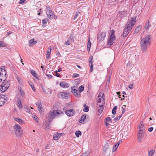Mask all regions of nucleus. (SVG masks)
Here are the masks:
<instances>
[{"mask_svg":"<svg viewBox=\"0 0 156 156\" xmlns=\"http://www.w3.org/2000/svg\"><path fill=\"white\" fill-rule=\"evenodd\" d=\"M106 36V33L102 32L99 34L97 37V39L98 41L100 42L104 40Z\"/></svg>","mask_w":156,"mask_h":156,"instance_id":"nucleus-11","label":"nucleus"},{"mask_svg":"<svg viewBox=\"0 0 156 156\" xmlns=\"http://www.w3.org/2000/svg\"><path fill=\"white\" fill-rule=\"evenodd\" d=\"M122 112L123 113L125 112L126 109V106L125 105H123L122 107Z\"/></svg>","mask_w":156,"mask_h":156,"instance_id":"nucleus-39","label":"nucleus"},{"mask_svg":"<svg viewBox=\"0 0 156 156\" xmlns=\"http://www.w3.org/2000/svg\"><path fill=\"white\" fill-rule=\"evenodd\" d=\"M80 156H88V155L86 153H84L82 154V155Z\"/></svg>","mask_w":156,"mask_h":156,"instance_id":"nucleus-56","label":"nucleus"},{"mask_svg":"<svg viewBox=\"0 0 156 156\" xmlns=\"http://www.w3.org/2000/svg\"><path fill=\"white\" fill-rule=\"evenodd\" d=\"M16 104L20 109H21L22 108L23 105L21 103V100L20 99L18 98L17 99Z\"/></svg>","mask_w":156,"mask_h":156,"instance_id":"nucleus-19","label":"nucleus"},{"mask_svg":"<svg viewBox=\"0 0 156 156\" xmlns=\"http://www.w3.org/2000/svg\"><path fill=\"white\" fill-rule=\"evenodd\" d=\"M79 76V74L77 73H74L73 76L72 77L73 78H75L78 77Z\"/></svg>","mask_w":156,"mask_h":156,"instance_id":"nucleus-45","label":"nucleus"},{"mask_svg":"<svg viewBox=\"0 0 156 156\" xmlns=\"http://www.w3.org/2000/svg\"><path fill=\"white\" fill-rule=\"evenodd\" d=\"M34 120L36 122H38V117L35 115H34L33 116Z\"/></svg>","mask_w":156,"mask_h":156,"instance_id":"nucleus-43","label":"nucleus"},{"mask_svg":"<svg viewBox=\"0 0 156 156\" xmlns=\"http://www.w3.org/2000/svg\"><path fill=\"white\" fill-rule=\"evenodd\" d=\"M122 140H120L118 142L116 143V144L117 145L119 146V144L121 143L122 142Z\"/></svg>","mask_w":156,"mask_h":156,"instance_id":"nucleus-53","label":"nucleus"},{"mask_svg":"<svg viewBox=\"0 0 156 156\" xmlns=\"http://www.w3.org/2000/svg\"><path fill=\"white\" fill-rule=\"evenodd\" d=\"M12 32L11 31H9L7 33V35H9V34H11Z\"/></svg>","mask_w":156,"mask_h":156,"instance_id":"nucleus-63","label":"nucleus"},{"mask_svg":"<svg viewBox=\"0 0 156 156\" xmlns=\"http://www.w3.org/2000/svg\"><path fill=\"white\" fill-rule=\"evenodd\" d=\"M90 71L91 72H93V65L92 66L91 65V66H90Z\"/></svg>","mask_w":156,"mask_h":156,"instance_id":"nucleus-54","label":"nucleus"},{"mask_svg":"<svg viewBox=\"0 0 156 156\" xmlns=\"http://www.w3.org/2000/svg\"><path fill=\"white\" fill-rule=\"evenodd\" d=\"M150 27H151V25L150 24L149 22L148 21H147L144 26V28L146 30H148Z\"/></svg>","mask_w":156,"mask_h":156,"instance_id":"nucleus-23","label":"nucleus"},{"mask_svg":"<svg viewBox=\"0 0 156 156\" xmlns=\"http://www.w3.org/2000/svg\"><path fill=\"white\" fill-rule=\"evenodd\" d=\"M148 131L150 132H151L153 130V128L152 127H150L148 129Z\"/></svg>","mask_w":156,"mask_h":156,"instance_id":"nucleus-52","label":"nucleus"},{"mask_svg":"<svg viewBox=\"0 0 156 156\" xmlns=\"http://www.w3.org/2000/svg\"><path fill=\"white\" fill-rule=\"evenodd\" d=\"M86 116L85 115H82L81 116L80 119L79 120V122L80 123H81L83 122L86 119Z\"/></svg>","mask_w":156,"mask_h":156,"instance_id":"nucleus-27","label":"nucleus"},{"mask_svg":"<svg viewBox=\"0 0 156 156\" xmlns=\"http://www.w3.org/2000/svg\"><path fill=\"white\" fill-rule=\"evenodd\" d=\"M84 87L83 86L81 85L79 87V93H81L84 90Z\"/></svg>","mask_w":156,"mask_h":156,"instance_id":"nucleus-33","label":"nucleus"},{"mask_svg":"<svg viewBox=\"0 0 156 156\" xmlns=\"http://www.w3.org/2000/svg\"><path fill=\"white\" fill-rule=\"evenodd\" d=\"M119 16L121 17L126 16L127 14V11H123L120 12L119 13Z\"/></svg>","mask_w":156,"mask_h":156,"instance_id":"nucleus-20","label":"nucleus"},{"mask_svg":"<svg viewBox=\"0 0 156 156\" xmlns=\"http://www.w3.org/2000/svg\"><path fill=\"white\" fill-rule=\"evenodd\" d=\"M75 135L77 137H79L80 135H81V132L80 131H76L75 132Z\"/></svg>","mask_w":156,"mask_h":156,"instance_id":"nucleus-35","label":"nucleus"},{"mask_svg":"<svg viewBox=\"0 0 156 156\" xmlns=\"http://www.w3.org/2000/svg\"><path fill=\"white\" fill-rule=\"evenodd\" d=\"M58 96L62 99H67L69 98V95L65 92H61L58 94Z\"/></svg>","mask_w":156,"mask_h":156,"instance_id":"nucleus-12","label":"nucleus"},{"mask_svg":"<svg viewBox=\"0 0 156 156\" xmlns=\"http://www.w3.org/2000/svg\"><path fill=\"white\" fill-rule=\"evenodd\" d=\"M14 120L20 124H22L23 122L22 120L18 118H14Z\"/></svg>","mask_w":156,"mask_h":156,"instance_id":"nucleus-28","label":"nucleus"},{"mask_svg":"<svg viewBox=\"0 0 156 156\" xmlns=\"http://www.w3.org/2000/svg\"><path fill=\"white\" fill-rule=\"evenodd\" d=\"M5 66H2L0 69V82L6 80V72L5 70Z\"/></svg>","mask_w":156,"mask_h":156,"instance_id":"nucleus-5","label":"nucleus"},{"mask_svg":"<svg viewBox=\"0 0 156 156\" xmlns=\"http://www.w3.org/2000/svg\"><path fill=\"white\" fill-rule=\"evenodd\" d=\"M19 90L21 93V94L22 95H23L24 94V92L22 90L21 88V87L19 88Z\"/></svg>","mask_w":156,"mask_h":156,"instance_id":"nucleus-48","label":"nucleus"},{"mask_svg":"<svg viewBox=\"0 0 156 156\" xmlns=\"http://www.w3.org/2000/svg\"><path fill=\"white\" fill-rule=\"evenodd\" d=\"M62 70V68H59L58 69V70L57 71H56L55 72H59L61 71Z\"/></svg>","mask_w":156,"mask_h":156,"instance_id":"nucleus-62","label":"nucleus"},{"mask_svg":"<svg viewBox=\"0 0 156 156\" xmlns=\"http://www.w3.org/2000/svg\"><path fill=\"white\" fill-rule=\"evenodd\" d=\"M151 36L148 35L140 41V46L143 52H145L147 49L148 45L150 44L151 41Z\"/></svg>","mask_w":156,"mask_h":156,"instance_id":"nucleus-2","label":"nucleus"},{"mask_svg":"<svg viewBox=\"0 0 156 156\" xmlns=\"http://www.w3.org/2000/svg\"><path fill=\"white\" fill-rule=\"evenodd\" d=\"M92 59H93V56H90L89 58V62L92 61Z\"/></svg>","mask_w":156,"mask_h":156,"instance_id":"nucleus-55","label":"nucleus"},{"mask_svg":"<svg viewBox=\"0 0 156 156\" xmlns=\"http://www.w3.org/2000/svg\"><path fill=\"white\" fill-rule=\"evenodd\" d=\"M118 146H119L117 145L116 144L114 145L112 148V152H113L117 150Z\"/></svg>","mask_w":156,"mask_h":156,"instance_id":"nucleus-29","label":"nucleus"},{"mask_svg":"<svg viewBox=\"0 0 156 156\" xmlns=\"http://www.w3.org/2000/svg\"><path fill=\"white\" fill-rule=\"evenodd\" d=\"M26 111L29 113H31V112L30 111V110L29 109V108L28 107H26Z\"/></svg>","mask_w":156,"mask_h":156,"instance_id":"nucleus-41","label":"nucleus"},{"mask_svg":"<svg viewBox=\"0 0 156 156\" xmlns=\"http://www.w3.org/2000/svg\"><path fill=\"white\" fill-rule=\"evenodd\" d=\"M47 20L44 19L42 20V24L43 25H44V26H45V25L47 23Z\"/></svg>","mask_w":156,"mask_h":156,"instance_id":"nucleus-40","label":"nucleus"},{"mask_svg":"<svg viewBox=\"0 0 156 156\" xmlns=\"http://www.w3.org/2000/svg\"><path fill=\"white\" fill-rule=\"evenodd\" d=\"M91 43L90 41V40H89L87 42V51L88 52H89L90 51V47H91Z\"/></svg>","mask_w":156,"mask_h":156,"instance_id":"nucleus-32","label":"nucleus"},{"mask_svg":"<svg viewBox=\"0 0 156 156\" xmlns=\"http://www.w3.org/2000/svg\"><path fill=\"white\" fill-rule=\"evenodd\" d=\"M142 26L141 25H139L135 29L134 32L137 34L141 30Z\"/></svg>","mask_w":156,"mask_h":156,"instance_id":"nucleus-26","label":"nucleus"},{"mask_svg":"<svg viewBox=\"0 0 156 156\" xmlns=\"http://www.w3.org/2000/svg\"><path fill=\"white\" fill-rule=\"evenodd\" d=\"M64 114L63 112L59 110H53L51 111L48 115V118L50 121L53 119L55 117L59 116Z\"/></svg>","mask_w":156,"mask_h":156,"instance_id":"nucleus-3","label":"nucleus"},{"mask_svg":"<svg viewBox=\"0 0 156 156\" xmlns=\"http://www.w3.org/2000/svg\"><path fill=\"white\" fill-rule=\"evenodd\" d=\"M30 72L31 73L34 77L36 76V74L34 71L33 70V69H31L30 70Z\"/></svg>","mask_w":156,"mask_h":156,"instance_id":"nucleus-38","label":"nucleus"},{"mask_svg":"<svg viewBox=\"0 0 156 156\" xmlns=\"http://www.w3.org/2000/svg\"><path fill=\"white\" fill-rule=\"evenodd\" d=\"M136 17H132L129 20L126 24V27L128 28V29H132L136 21Z\"/></svg>","mask_w":156,"mask_h":156,"instance_id":"nucleus-7","label":"nucleus"},{"mask_svg":"<svg viewBox=\"0 0 156 156\" xmlns=\"http://www.w3.org/2000/svg\"><path fill=\"white\" fill-rule=\"evenodd\" d=\"M55 76L57 77H60V75L57 73V72H55Z\"/></svg>","mask_w":156,"mask_h":156,"instance_id":"nucleus-57","label":"nucleus"},{"mask_svg":"<svg viewBox=\"0 0 156 156\" xmlns=\"http://www.w3.org/2000/svg\"><path fill=\"white\" fill-rule=\"evenodd\" d=\"M60 85L63 88L68 87V84H67L66 83L63 81H62L60 83Z\"/></svg>","mask_w":156,"mask_h":156,"instance_id":"nucleus-25","label":"nucleus"},{"mask_svg":"<svg viewBox=\"0 0 156 156\" xmlns=\"http://www.w3.org/2000/svg\"><path fill=\"white\" fill-rule=\"evenodd\" d=\"M112 122V120L110 117H108L105 119V123L107 127H109L110 124Z\"/></svg>","mask_w":156,"mask_h":156,"instance_id":"nucleus-15","label":"nucleus"},{"mask_svg":"<svg viewBox=\"0 0 156 156\" xmlns=\"http://www.w3.org/2000/svg\"><path fill=\"white\" fill-rule=\"evenodd\" d=\"M30 85L31 88H32L33 90L35 92L36 91V89L34 85L30 84Z\"/></svg>","mask_w":156,"mask_h":156,"instance_id":"nucleus-49","label":"nucleus"},{"mask_svg":"<svg viewBox=\"0 0 156 156\" xmlns=\"http://www.w3.org/2000/svg\"><path fill=\"white\" fill-rule=\"evenodd\" d=\"M64 44L66 45H70V43L69 41L67 40V41H66L65 42Z\"/></svg>","mask_w":156,"mask_h":156,"instance_id":"nucleus-44","label":"nucleus"},{"mask_svg":"<svg viewBox=\"0 0 156 156\" xmlns=\"http://www.w3.org/2000/svg\"><path fill=\"white\" fill-rule=\"evenodd\" d=\"M47 10L46 12L47 16L49 19H52V16L53 15V14L51 9L47 8Z\"/></svg>","mask_w":156,"mask_h":156,"instance_id":"nucleus-13","label":"nucleus"},{"mask_svg":"<svg viewBox=\"0 0 156 156\" xmlns=\"http://www.w3.org/2000/svg\"><path fill=\"white\" fill-rule=\"evenodd\" d=\"M83 106L85 107V108L83 109V111L85 112H87L89 111V108L88 106H86V104H84L83 105Z\"/></svg>","mask_w":156,"mask_h":156,"instance_id":"nucleus-31","label":"nucleus"},{"mask_svg":"<svg viewBox=\"0 0 156 156\" xmlns=\"http://www.w3.org/2000/svg\"><path fill=\"white\" fill-rule=\"evenodd\" d=\"M89 66H91V65L92 66L93 65V64H92V61H91V62H89Z\"/></svg>","mask_w":156,"mask_h":156,"instance_id":"nucleus-64","label":"nucleus"},{"mask_svg":"<svg viewBox=\"0 0 156 156\" xmlns=\"http://www.w3.org/2000/svg\"><path fill=\"white\" fill-rule=\"evenodd\" d=\"M104 93L101 92L98 94L97 98V107L98 108V112L100 113L102 112L104 108Z\"/></svg>","mask_w":156,"mask_h":156,"instance_id":"nucleus-1","label":"nucleus"},{"mask_svg":"<svg viewBox=\"0 0 156 156\" xmlns=\"http://www.w3.org/2000/svg\"><path fill=\"white\" fill-rule=\"evenodd\" d=\"M115 31L112 30L111 31V35L110 36V38L108 40V44L110 46L112 45L115 42V40L116 37L114 35Z\"/></svg>","mask_w":156,"mask_h":156,"instance_id":"nucleus-8","label":"nucleus"},{"mask_svg":"<svg viewBox=\"0 0 156 156\" xmlns=\"http://www.w3.org/2000/svg\"><path fill=\"white\" fill-rule=\"evenodd\" d=\"M47 54H46V58L47 59H50V55L51 53V48L48 47V50L46 51Z\"/></svg>","mask_w":156,"mask_h":156,"instance_id":"nucleus-18","label":"nucleus"},{"mask_svg":"<svg viewBox=\"0 0 156 156\" xmlns=\"http://www.w3.org/2000/svg\"><path fill=\"white\" fill-rule=\"evenodd\" d=\"M109 145L108 144H106L103 147V149L104 150L105 152L106 150H107V149L109 148Z\"/></svg>","mask_w":156,"mask_h":156,"instance_id":"nucleus-37","label":"nucleus"},{"mask_svg":"<svg viewBox=\"0 0 156 156\" xmlns=\"http://www.w3.org/2000/svg\"><path fill=\"white\" fill-rule=\"evenodd\" d=\"M138 130H145L144 126L143 123L140 122L138 126Z\"/></svg>","mask_w":156,"mask_h":156,"instance_id":"nucleus-22","label":"nucleus"},{"mask_svg":"<svg viewBox=\"0 0 156 156\" xmlns=\"http://www.w3.org/2000/svg\"><path fill=\"white\" fill-rule=\"evenodd\" d=\"M13 129L16 137L18 138H21L23 131L21 129V127L19 124H16L13 126Z\"/></svg>","mask_w":156,"mask_h":156,"instance_id":"nucleus-4","label":"nucleus"},{"mask_svg":"<svg viewBox=\"0 0 156 156\" xmlns=\"http://www.w3.org/2000/svg\"><path fill=\"white\" fill-rule=\"evenodd\" d=\"M7 97L5 95H0V106L3 105L7 101Z\"/></svg>","mask_w":156,"mask_h":156,"instance_id":"nucleus-10","label":"nucleus"},{"mask_svg":"<svg viewBox=\"0 0 156 156\" xmlns=\"http://www.w3.org/2000/svg\"><path fill=\"white\" fill-rule=\"evenodd\" d=\"M127 27L124 29L123 32V33L122 35L124 37H126L129 33L130 32L131 29H128Z\"/></svg>","mask_w":156,"mask_h":156,"instance_id":"nucleus-16","label":"nucleus"},{"mask_svg":"<svg viewBox=\"0 0 156 156\" xmlns=\"http://www.w3.org/2000/svg\"><path fill=\"white\" fill-rule=\"evenodd\" d=\"M129 88L132 89L133 88V84H131L129 85L128 86Z\"/></svg>","mask_w":156,"mask_h":156,"instance_id":"nucleus-51","label":"nucleus"},{"mask_svg":"<svg viewBox=\"0 0 156 156\" xmlns=\"http://www.w3.org/2000/svg\"><path fill=\"white\" fill-rule=\"evenodd\" d=\"M121 116H122V115H119V117H116L114 119V120L115 121H116L117 120H119L120 119V118H121Z\"/></svg>","mask_w":156,"mask_h":156,"instance_id":"nucleus-42","label":"nucleus"},{"mask_svg":"<svg viewBox=\"0 0 156 156\" xmlns=\"http://www.w3.org/2000/svg\"><path fill=\"white\" fill-rule=\"evenodd\" d=\"M26 0H20L19 3L20 4H22Z\"/></svg>","mask_w":156,"mask_h":156,"instance_id":"nucleus-59","label":"nucleus"},{"mask_svg":"<svg viewBox=\"0 0 156 156\" xmlns=\"http://www.w3.org/2000/svg\"><path fill=\"white\" fill-rule=\"evenodd\" d=\"M10 85V82L9 81L6 80L2 83L0 86V90L2 92L6 91Z\"/></svg>","mask_w":156,"mask_h":156,"instance_id":"nucleus-6","label":"nucleus"},{"mask_svg":"<svg viewBox=\"0 0 156 156\" xmlns=\"http://www.w3.org/2000/svg\"><path fill=\"white\" fill-rule=\"evenodd\" d=\"M47 76L50 79L52 77V76L49 74L47 75Z\"/></svg>","mask_w":156,"mask_h":156,"instance_id":"nucleus-60","label":"nucleus"},{"mask_svg":"<svg viewBox=\"0 0 156 156\" xmlns=\"http://www.w3.org/2000/svg\"><path fill=\"white\" fill-rule=\"evenodd\" d=\"M80 13L79 12H77L75 14V17H74V20H76V19L77 18L78 16V15H79Z\"/></svg>","mask_w":156,"mask_h":156,"instance_id":"nucleus-47","label":"nucleus"},{"mask_svg":"<svg viewBox=\"0 0 156 156\" xmlns=\"http://www.w3.org/2000/svg\"><path fill=\"white\" fill-rule=\"evenodd\" d=\"M37 41H34V39H32L29 41V46H32L37 43Z\"/></svg>","mask_w":156,"mask_h":156,"instance_id":"nucleus-24","label":"nucleus"},{"mask_svg":"<svg viewBox=\"0 0 156 156\" xmlns=\"http://www.w3.org/2000/svg\"><path fill=\"white\" fill-rule=\"evenodd\" d=\"M17 80L18 82L20 83L21 84L22 83V81L21 79V78L20 77H17Z\"/></svg>","mask_w":156,"mask_h":156,"instance_id":"nucleus-50","label":"nucleus"},{"mask_svg":"<svg viewBox=\"0 0 156 156\" xmlns=\"http://www.w3.org/2000/svg\"><path fill=\"white\" fill-rule=\"evenodd\" d=\"M145 130H140L138 131L139 134H144Z\"/></svg>","mask_w":156,"mask_h":156,"instance_id":"nucleus-46","label":"nucleus"},{"mask_svg":"<svg viewBox=\"0 0 156 156\" xmlns=\"http://www.w3.org/2000/svg\"><path fill=\"white\" fill-rule=\"evenodd\" d=\"M4 46L3 45V43L2 42L0 41V47H3Z\"/></svg>","mask_w":156,"mask_h":156,"instance_id":"nucleus-61","label":"nucleus"},{"mask_svg":"<svg viewBox=\"0 0 156 156\" xmlns=\"http://www.w3.org/2000/svg\"><path fill=\"white\" fill-rule=\"evenodd\" d=\"M144 135V134H140L138 133L137 135V140L139 142L141 141L143 138Z\"/></svg>","mask_w":156,"mask_h":156,"instance_id":"nucleus-21","label":"nucleus"},{"mask_svg":"<svg viewBox=\"0 0 156 156\" xmlns=\"http://www.w3.org/2000/svg\"><path fill=\"white\" fill-rule=\"evenodd\" d=\"M72 93L76 97H80L81 96L80 93L78 91L76 87H72L71 88Z\"/></svg>","mask_w":156,"mask_h":156,"instance_id":"nucleus-9","label":"nucleus"},{"mask_svg":"<svg viewBox=\"0 0 156 156\" xmlns=\"http://www.w3.org/2000/svg\"><path fill=\"white\" fill-rule=\"evenodd\" d=\"M62 135V133H59L58 132H56L54 134L53 139L55 140H58L60 139V137Z\"/></svg>","mask_w":156,"mask_h":156,"instance_id":"nucleus-14","label":"nucleus"},{"mask_svg":"<svg viewBox=\"0 0 156 156\" xmlns=\"http://www.w3.org/2000/svg\"><path fill=\"white\" fill-rule=\"evenodd\" d=\"M154 153V151L153 150H151L149 151L148 152V155L149 156H152Z\"/></svg>","mask_w":156,"mask_h":156,"instance_id":"nucleus-34","label":"nucleus"},{"mask_svg":"<svg viewBox=\"0 0 156 156\" xmlns=\"http://www.w3.org/2000/svg\"><path fill=\"white\" fill-rule=\"evenodd\" d=\"M117 108V106H115L113 108L112 111V113L113 114H115L116 113V109Z\"/></svg>","mask_w":156,"mask_h":156,"instance_id":"nucleus-36","label":"nucleus"},{"mask_svg":"<svg viewBox=\"0 0 156 156\" xmlns=\"http://www.w3.org/2000/svg\"><path fill=\"white\" fill-rule=\"evenodd\" d=\"M52 19L54 18L55 19H57V16H55L54 14H53V15L52 16Z\"/></svg>","mask_w":156,"mask_h":156,"instance_id":"nucleus-58","label":"nucleus"},{"mask_svg":"<svg viewBox=\"0 0 156 156\" xmlns=\"http://www.w3.org/2000/svg\"><path fill=\"white\" fill-rule=\"evenodd\" d=\"M66 114L69 116H71L74 114V112L73 109H70L66 111Z\"/></svg>","mask_w":156,"mask_h":156,"instance_id":"nucleus-17","label":"nucleus"},{"mask_svg":"<svg viewBox=\"0 0 156 156\" xmlns=\"http://www.w3.org/2000/svg\"><path fill=\"white\" fill-rule=\"evenodd\" d=\"M37 107L38 108V110L39 112L41 111L42 105L41 103H38V104H36Z\"/></svg>","mask_w":156,"mask_h":156,"instance_id":"nucleus-30","label":"nucleus"}]
</instances>
